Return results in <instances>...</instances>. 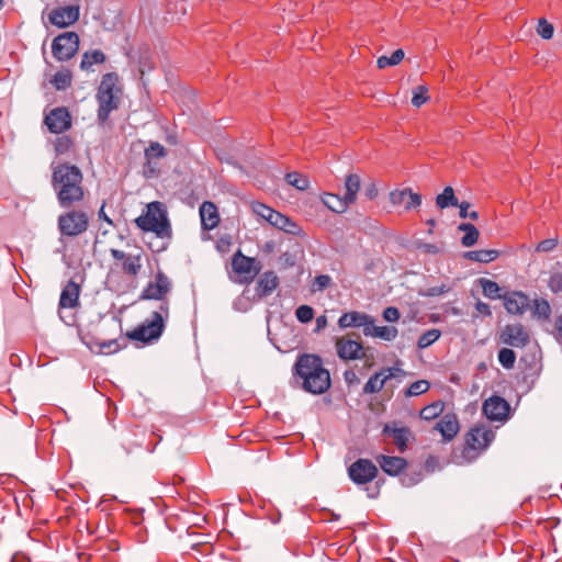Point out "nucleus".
I'll return each instance as SVG.
<instances>
[{
	"label": "nucleus",
	"instance_id": "13d9d810",
	"mask_svg": "<svg viewBox=\"0 0 562 562\" xmlns=\"http://www.w3.org/2000/svg\"><path fill=\"white\" fill-rule=\"evenodd\" d=\"M400 316H401V314H400V311L397 307L389 306L383 311V318L386 322H390V323L397 322L400 319Z\"/></svg>",
	"mask_w": 562,
	"mask_h": 562
},
{
	"label": "nucleus",
	"instance_id": "2f4dec72",
	"mask_svg": "<svg viewBox=\"0 0 562 562\" xmlns=\"http://www.w3.org/2000/svg\"><path fill=\"white\" fill-rule=\"evenodd\" d=\"M386 379L384 378V372L382 369L379 372H375L373 375L369 378L367 383L363 386L364 394H374L379 393L385 385Z\"/></svg>",
	"mask_w": 562,
	"mask_h": 562
},
{
	"label": "nucleus",
	"instance_id": "0e129e2a",
	"mask_svg": "<svg viewBox=\"0 0 562 562\" xmlns=\"http://www.w3.org/2000/svg\"><path fill=\"white\" fill-rule=\"evenodd\" d=\"M475 308L479 313L483 314V315H491V310H490V306L488 304L484 303V302H477L475 304Z\"/></svg>",
	"mask_w": 562,
	"mask_h": 562
},
{
	"label": "nucleus",
	"instance_id": "a211bd4d",
	"mask_svg": "<svg viewBox=\"0 0 562 562\" xmlns=\"http://www.w3.org/2000/svg\"><path fill=\"white\" fill-rule=\"evenodd\" d=\"M337 355L344 360H357L366 358L361 342L352 339L338 338L336 340Z\"/></svg>",
	"mask_w": 562,
	"mask_h": 562
},
{
	"label": "nucleus",
	"instance_id": "aec40b11",
	"mask_svg": "<svg viewBox=\"0 0 562 562\" xmlns=\"http://www.w3.org/2000/svg\"><path fill=\"white\" fill-rule=\"evenodd\" d=\"M390 201L393 205H403L406 210L415 209L422 204V195L411 189L394 190L390 193Z\"/></svg>",
	"mask_w": 562,
	"mask_h": 562
},
{
	"label": "nucleus",
	"instance_id": "72a5a7b5",
	"mask_svg": "<svg viewBox=\"0 0 562 562\" xmlns=\"http://www.w3.org/2000/svg\"><path fill=\"white\" fill-rule=\"evenodd\" d=\"M104 60L105 55L101 50L95 49L90 53L88 52L82 55L80 68L81 70L89 71L94 64H102Z\"/></svg>",
	"mask_w": 562,
	"mask_h": 562
},
{
	"label": "nucleus",
	"instance_id": "4be33fe9",
	"mask_svg": "<svg viewBox=\"0 0 562 562\" xmlns=\"http://www.w3.org/2000/svg\"><path fill=\"white\" fill-rule=\"evenodd\" d=\"M80 286L75 281L70 280L63 288L59 297L60 308H75L79 305Z\"/></svg>",
	"mask_w": 562,
	"mask_h": 562
},
{
	"label": "nucleus",
	"instance_id": "393cba45",
	"mask_svg": "<svg viewBox=\"0 0 562 562\" xmlns=\"http://www.w3.org/2000/svg\"><path fill=\"white\" fill-rule=\"evenodd\" d=\"M504 305L510 314H522L529 306V297L522 292H513L504 297Z\"/></svg>",
	"mask_w": 562,
	"mask_h": 562
},
{
	"label": "nucleus",
	"instance_id": "f704fd0d",
	"mask_svg": "<svg viewBox=\"0 0 562 562\" xmlns=\"http://www.w3.org/2000/svg\"><path fill=\"white\" fill-rule=\"evenodd\" d=\"M436 204L439 209L443 210L449 206H457L459 204L458 199L454 195L452 187H446L443 191L437 195Z\"/></svg>",
	"mask_w": 562,
	"mask_h": 562
},
{
	"label": "nucleus",
	"instance_id": "dca6fc26",
	"mask_svg": "<svg viewBox=\"0 0 562 562\" xmlns=\"http://www.w3.org/2000/svg\"><path fill=\"white\" fill-rule=\"evenodd\" d=\"M79 16V5H66L52 10L48 14V20L53 25L63 29L75 24Z\"/></svg>",
	"mask_w": 562,
	"mask_h": 562
},
{
	"label": "nucleus",
	"instance_id": "603ef678",
	"mask_svg": "<svg viewBox=\"0 0 562 562\" xmlns=\"http://www.w3.org/2000/svg\"><path fill=\"white\" fill-rule=\"evenodd\" d=\"M457 206L459 207V216L461 218L469 217V218H471L473 221L479 218V213L476 211L470 212V210H469L470 203L468 201H462Z\"/></svg>",
	"mask_w": 562,
	"mask_h": 562
},
{
	"label": "nucleus",
	"instance_id": "e433bc0d",
	"mask_svg": "<svg viewBox=\"0 0 562 562\" xmlns=\"http://www.w3.org/2000/svg\"><path fill=\"white\" fill-rule=\"evenodd\" d=\"M443 408H445V402H442V401L432 402L431 404L425 406L419 412V417L425 420H432V419L437 418L443 412Z\"/></svg>",
	"mask_w": 562,
	"mask_h": 562
},
{
	"label": "nucleus",
	"instance_id": "cd10ccee",
	"mask_svg": "<svg viewBox=\"0 0 562 562\" xmlns=\"http://www.w3.org/2000/svg\"><path fill=\"white\" fill-rule=\"evenodd\" d=\"M384 434H390L393 436L394 443L397 446L401 452H404L407 449V443L409 438L412 437V431L407 427H391L386 425L383 429Z\"/></svg>",
	"mask_w": 562,
	"mask_h": 562
},
{
	"label": "nucleus",
	"instance_id": "423d86ee",
	"mask_svg": "<svg viewBox=\"0 0 562 562\" xmlns=\"http://www.w3.org/2000/svg\"><path fill=\"white\" fill-rule=\"evenodd\" d=\"M250 207L257 216L267 221L273 227L293 235L300 233V227L295 222L272 207L257 201L252 202Z\"/></svg>",
	"mask_w": 562,
	"mask_h": 562
},
{
	"label": "nucleus",
	"instance_id": "ddd939ff",
	"mask_svg": "<svg viewBox=\"0 0 562 562\" xmlns=\"http://www.w3.org/2000/svg\"><path fill=\"white\" fill-rule=\"evenodd\" d=\"M348 475L353 483L363 485L376 477L378 468L369 459H358L348 468Z\"/></svg>",
	"mask_w": 562,
	"mask_h": 562
},
{
	"label": "nucleus",
	"instance_id": "49530a36",
	"mask_svg": "<svg viewBox=\"0 0 562 562\" xmlns=\"http://www.w3.org/2000/svg\"><path fill=\"white\" fill-rule=\"evenodd\" d=\"M166 155L165 147L159 143H151L148 148L145 149V157L147 162L150 164L151 159L161 158Z\"/></svg>",
	"mask_w": 562,
	"mask_h": 562
},
{
	"label": "nucleus",
	"instance_id": "6e6d98bb",
	"mask_svg": "<svg viewBox=\"0 0 562 562\" xmlns=\"http://www.w3.org/2000/svg\"><path fill=\"white\" fill-rule=\"evenodd\" d=\"M450 291V288L447 284H440L436 286L428 288L423 295L425 296H439L445 293H448Z\"/></svg>",
	"mask_w": 562,
	"mask_h": 562
},
{
	"label": "nucleus",
	"instance_id": "9d476101",
	"mask_svg": "<svg viewBox=\"0 0 562 562\" xmlns=\"http://www.w3.org/2000/svg\"><path fill=\"white\" fill-rule=\"evenodd\" d=\"M110 254L112 258L120 262L121 271L132 278H136L143 268V250L139 249L136 254H127L123 250L111 248Z\"/></svg>",
	"mask_w": 562,
	"mask_h": 562
},
{
	"label": "nucleus",
	"instance_id": "bb28decb",
	"mask_svg": "<svg viewBox=\"0 0 562 562\" xmlns=\"http://www.w3.org/2000/svg\"><path fill=\"white\" fill-rule=\"evenodd\" d=\"M279 285V278L273 271H266L257 282V293L259 296L270 295Z\"/></svg>",
	"mask_w": 562,
	"mask_h": 562
},
{
	"label": "nucleus",
	"instance_id": "9b49d317",
	"mask_svg": "<svg viewBox=\"0 0 562 562\" xmlns=\"http://www.w3.org/2000/svg\"><path fill=\"white\" fill-rule=\"evenodd\" d=\"M232 268L236 274L244 278L245 282H250L260 272L261 265L255 258L237 250L232 257Z\"/></svg>",
	"mask_w": 562,
	"mask_h": 562
},
{
	"label": "nucleus",
	"instance_id": "de8ad7c7",
	"mask_svg": "<svg viewBox=\"0 0 562 562\" xmlns=\"http://www.w3.org/2000/svg\"><path fill=\"white\" fill-rule=\"evenodd\" d=\"M553 25L549 23L546 19H539L538 25H537V33L543 38V40H550L553 36Z\"/></svg>",
	"mask_w": 562,
	"mask_h": 562
},
{
	"label": "nucleus",
	"instance_id": "4c0bfd02",
	"mask_svg": "<svg viewBox=\"0 0 562 562\" xmlns=\"http://www.w3.org/2000/svg\"><path fill=\"white\" fill-rule=\"evenodd\" d=\"M285 181L300 191H305L310 188V180L306 176L296 171L285 175Z\"/></svg>",
	"mask_w": 562,
	"mask_h": 562
},
{
	"label": "nucleus",
	"instance_id": "6ab92c4d",
	"mask_svg": "<svg viewBox=\"0 0 562 562\" xmlns=\"http://www.w3.org/2000/svg\"><path fill=\"white\" fill-rule=\"evenodd\" d=\"M435 429L445 441H451L460 430L458 416L453 413L445 414L435 425Z\"/></svg>",
	"mask_w": 562,
	"mask_h": 562
},
{
	"label": "nucleus",
	"instance_id": "3c124183",
	"mask_svg": "<svg viewBox=\"0 0 562 562\" xmlns=\"http://www.w3.org/2000/svg\"><path fill=\"white\" fill-rule=\"evenodd\" d=\"M551 308L549 303L546 300H536L533 306V313L541 318H548L550 315Z\"/></svg>",
	"mask_w": 562,
	"mask_h": 562
},
{
	"label": "nucleus",
	"instance_id": "f3484780",
	"mask_svg": "<svg viewBox=\"0 0 562 562\" xmlns=\"http://www.w3.org/2000/svg\"><path fill=\"white\" fill-rule=\"evenodd\" d=\"M45 124L47 128L55 134L63 133L70 128L71 126V116L66 108H56L53 109L45 116Z\"/></svg>",
	"mask_w": 562,
	"mask_h": 562
},
{
	"label": "nucleus",
	"instance_id": "f03ea898",
	"mask_svg": "<svg viewBox=\"0 0 562 562\" xmlns=\"http://www.w3.org/2000/svg\"><path fill=\"white\" fill-rule=\"evenodd\" d=\"M293 376L305 392L314 395L324 394L331 386L330 373L317 355H300L294 363Z\"/></svg>",
	"mask_w": 562,
	"mask_h": 562
},
{
	"label": "nucleus",
	"instance_id": "e2e57ef3",
	"mask_svg": "<svg viewBox=\"0 0 562 562\" xmlns=\"http://www.w3.org/2000/svg\"><path fill=\"white\" fill-rule=\"evenodd\" d=\"M364 194H366V196H367L369 200H373V199H375V198H376V195H378V189H376L375 184H374V183L369 184V186L366 188Z\"/></svg>",
	"mask_w": 562,
	"mask_h": 562
},
{
	"label": "nucleus",
	"instance_id": "4468645a",
	"mask_svg": "<svg viewBox=\"0 0 562 562\" xmlns=\"http://www.w3.org/2000/svg\"><path fill=\"white\" fill-rule=\"evenodd\" d=\"M495 434L487 426H475L465 436V451H483L494 440Z\"/></svg>",
	"mask_w": 562,
	"mask_h": 562
},
{
	"label": "nucleus",
	"instance_id": "5fc2aeb1",
	"mask_svg": "<svg viewBox=\"0 0 562 562\" xmlns=\"http://www.w3.org/2000/svg\"><path fill=\"white\" fill-rule=\"evenodd\" d=\"M382 371L384 372V378L386 379V381L395 378H403L406 375V372L398 367L383 368Z\"/></svg>",
	"mask_w": 562,
	"mask_h": 562
},
{
	"label": "nucleus",
	"instance_id": "338daca9",
	"mask_svg": "<svg viewBox=\"0 0 562 562\" xmlns=\"http://www.w3.org/2000/svg\"><path fill=\"white\" fill-rule=\"evenodd\" d=\"M327 326V317L325 315H321L316 318V330H321Z\"/></svg>",
	"mask_w": 562,
	"mask_h": 562
},
{
	"label": "nucleus",
	"instance_id": "58836bf2",
	"mask_svg": "<svg viewBox=\"0 0 562 562\" xmlns=\"http://www.w3.org/2000/svg\"><path fill=\"white\" fill-rule=\"evenodd\" d=\"M480 284L483 291V294L492 300L501 297V288L498 284L490 279H480Z\"/></svg>",
	"mask_w": 562,
	"mask_h": 562
},
{
	"label": "nucleus",
	"instance_id": "c756f323",
	"mask_svg": "<svg viewBox=\"0 0 562 562\" xmlns=\"http://www.w3.org/2000/svg\"><path fill=\"white\" fill-rule=\"evenodd\" d=\"M360 177L356 173H350L346 177L345 180V198L347 202H350V204H353L357 201V194L360 190Z\"/></svg>",
	"mask_w": 562,
	"mask_h": 562
},
{
	"label": "nucleus",
	"instance_id": "680f3d73",
	"mask_svg": "<svg viewBox=\"0 0 562 562\" xmlns=\"http://www.w3.org/2000/svg\"><path fill=\"white\" fill-rule=\"evenodd\" d=\"M344 380L347 384H352L359 381L356 372L352 370H348L344 373Z\"/></svg>",
	"mask_w": 562,
	"mask_h": 562
},
{
	"label": "nucleus",
	"instance_id": "79ce46f5",
	"mask_svg": "<svg viewBox=\"0 0 562 562\" xmlns=\"http://www.w3.org/2000/svg\"><path fill=\"white\" fill-rule=\"evenodd\" d=\"M430 387V383L427 380H418L413 382L405 391L406 397L418 396L426 393Z\"/></svg>",
	"mask_w": 562,
	"mask_h": 562
},
{
	"label": "nucleus",
	"instance_id": "5701e85b",
	"mask_svg": "<svg viewBox=\"0 0 562 562\" xmlns=\"http://www.w3.org/2000/svg\"><path fill=\"white\" fill-rule=\"evenodd\" d=\"M202 227L206 231L214 229L220 223L217 207L213 202L205 201L200 206Z\"/></svg>",
	"mask_w": 562,
	"mask_h": 562
},
{
	"label": "nucleus",
	"instance_id": "8fccbe9b",
	"mask_svg": "<svg viewBox=\"0 0 562 562\" xmlns=\"http://www.w3.org/2000/svg\"><path fill=\"white\" fill-rule=\"evenodd\" d=\"M295 316L301 323H308L314 317V311L310 305H300L295 311Z\"/></svg>",
	"mask_w": 562,
	"mask_h": 562
},
{
	"label": "nucleus",
	"instance_id": "4d7b16f0",
	"mask_svg": "<svg viewBox=\"0 0 562 562\" xmlns=\"http://www.w3.org/2000/svg\"><path fill=\"white\" fill-rule=\"evenodd\" d=\"M557 245L558 240L554 238L543 239L537 245L536 250L541 252H548L553 250L557 247Z\"/></svg>",
	"mask_w": 562,
	"mask_h": 562
},
{
	"label": "nucleus",
	"instance_id": "473e14b6",
	"mask_svg": "<svg viewBox=\"0 0 562 562\" xmlns=\"http://www.w3.org/2000/svg\"><path fill=\"white\" fill-rule=\"evenodd\" d=\"M459 231L464 232L463 237L461 238V244L464 247H471L476 244L480 232L479 229L471 223H461L458 227Z\"/></svg>",
	"mask_w": 562,
	"mask_h": 562
},
{
	"label": "nucleus",
	"instance_id": "09e8293b",
	"mask_svg": "<svg viewBox=\"0 0 562 562\" xmlns=\"http://www.w3.org/2000/svg\"><path fill=\"white\" fill-rule=\"evenodd\" d=\"M72 145H74L72 139L69 136L58 137L54 143L55 151L58 155L68 153L70 150V148L72 147Z\"/></svg>",
	"mask_w": 562,
	"mask_h": 562
},
{
	"label": "nucleus",
	"instance_id": "37998d69",
	"mask_svg": "<svg viewBox=\"0 0 562 562\" xmlns=\"http://www.w3.org/2000/svg\"><path fill=\"white\" fill-rule=\"evenodd\" d=\"M498 361L503 368L513 369L516 362V353L513 349L502 348L498 351Z\"/></svg>",
	"mask_w": 562,
	"mask_h": 562
},
{
	"label": "nucleus",
	"instance_id": "c9c22d12",
	"mask_svg": "<svg viewBox=\"0 0 562 562\" xmlns=\"http://www.w3.org/2000/svg\"><path fill=\"white\" fill-rule=\"evenodd\" d=\"M405 57V52L402 48H398L389 56H380L376 59V67L379 69H384L386 67L397 66Z\"/></svg>",
	"mask_w": 562,
	"mask_h": 562
},
{
	"label": "nucleus",
	"instance_id": "6e6552de",
	"mask_svg": "<svg viewBox=\"0 0 562 562\" xmlns=\"http://www.w3.org/2000/svg\"><path fill=\"white\" fill-rule=\"evenodd\" d=\"M79 48V36L76 32H65L53 40L52 53L57 60H69Z\"/></svg>",
	"mask_w": 562,
	"mask_h": 562
},
{
	"label": "nucleus",
	"instance_id": "c85d7f7f",
	"mask_svg": "<svg viewBox=\"0 0 562 562\" xmlns=\"http://www.w3.org/2000/svg\"><path fill=\"white\" fill-rule=\"evenodd\" d=\"M321 200L330 211L339 214L345 213L350 205V202H347L345 196L334 193H325Z\"/></svg>",
	"mask_w": 562,
	"mask_h": 562
},
{
	"label": "nucleus",
	"instance_id": "2eb2a0df",
	"mask_svg": "<svg viewBox=\"0 0 562 562\" xmlns=\"http://www.w3.org/2000/svg\"><path fill=\"white\" fill-rule=\"evenodd\" d=\"M510 406L508 402L497 395L491 396L484 401L482 411L490 420H505L508 417Z\"/></svg>",
	"mask_w": 562,
	"mask_h": 562
},
{
	"label": "nucleus",
	"instance_id": "0eeeda50",
	"mask_svg": "<svg viewBox=\"0 0 562 562\" xmlns=\"http://www.w3.org/2000/svg\"><path fill=\"white\" fill-rule=\"evenodd\" d=\"M57 225L63 236L77 237L87 232L89 217L83 211L71 210L58 216Z\"/></svg>",
	"mask_w": 562,
	"mask_h": 562
},
{
	"label": "nucleus",
	"instance_id": "b1692460",
	"mask_svg": "<svg viewBox=\"0 0 562 562\" xmlns=\"http://www.w3.org/2000/svg\"><path fill=\"white\" fill-rule=\"evenodd\" d=\"M370 323H373V318L360 312L344 313L338 319V325L340 328L363 327L364 329L370 325Z\"/></svg>",
	"mask_w": 562,
	"mask_h": 562
},
{
	"label": "nucleus",
	"instance_id": "7c9ffc66",
	"mask_svg": "<svg viewBox=\"0 0 562 562\" xmlns=\"http://www.w3.org/2000/svg\"><path fill=\"white\" fill-rule=\"evenodd\" d=\"M498 255L499 252L495 249H480L467 251L463 256L464 258L472 261L488 263L495 260L498 257Z\"/></svg>",
	"mask_w": 562,
	"mask_h": 562
},
{
	"label": "nucleus",
	"instance_id": "a19ab883",
	"mask_svg": "<svg viewBox=\"0 0 562 562\" xmlns=\"http://www.w3.org/2000/svg\"><path fill=\"white\" fill-rule=\"evenodd\" d=\"M430 99L428 88L426 86H417L413 89L412 104L415 108H420Z\"/></svg>",
	"mask_w": 562,
	"mask_h": 562
},
{
	"label": "nucleus",
	"instance_id": "a878e982",
	"mask_svg": "<svg viewBox=\"0 0 562 562\" xmlns=\"http://www.w3.org/2000/svg\"><path fill=\"white\" fill-rule=\"evenodd\" d=\"M363 334L367 337H375L385 341H392L397 337L398 330L394 326H374L373 322L363 329Z\"/></svg>",
	"mask_w": 562,
	"mask_h": 562
},
{
	"label": "nucleus",
	"instance_id": "7ed1b4c3",
	"mask_svg": "<svg viewBox=\"0 0 562 562\" xmlns=\"http://www.w3.org/2000/svg\"><path fill=\"white\" fill-rule=\"evenodd\" d=\"M135 223L143 232L154 233L158 238L171 239L172 228L164 203L154 201L147 204L146 211Z\"/></svg>",
	"mask_w": 562,
	"mask_h": 562
},
{
	"label": "nucleus",
	"instance_id": "a18cd8bd",
	"mask_svg": "<svg viewBox=\"0 0 562 562\" xmlns=\"http://www.w3.org/2000/svg\"><path fill=\"white\" fill-rule=\"evenodd\" d=\"M331 278L328 274L316 276L311 284L312 292H322L331 285Z\"/></svg>",
	"mask_w": 562,
	"mask_h": 562
},
{
	"label": "nucleus",
	"instance_id": "69168bd1",
	"mask_svg": "<svg viewBox=\"0 0 562 562\" xmlns=\"http://www.w3.org/2000/svg\"><path fill=\"white\" fill-rule=\"evenodd\" d=\"M419 249H422L424 252H427V254H437L439 251L438 247L436 245H432V244H422L419 246Z\"/></svg>",
	"mask_w": 562,
	"mask_h": 562
},
{
	"label": "nucleus",
	"instance_id": "052dcab7",
	"mask_svg": "<svg viewBox=\"0 0 562 562\" xmlns=\"http://www.w3.org/2000/svg\"><path fill=\"white\" fill-rule=\"evenodd\" d=\"M555 331L554 337L557 340L562 341V314L555 319Z\"/></svg>",
	"mask_w": 562,
	"mask_h": 562
},
{
	"label": "nucleus",
	"instance_id": "ea45409f",
	"mask_svg": "<svg viewBox=\"0 0 562 562\" xmlns=\"http://www.w3.org/2000/svg\"><path fill=\"white\" fill-rule=\"evenodd\" d=\"M441 336V331L437 328H431L425 331L417 341L419 349H425L436 342Z\"/></svg>",
	"mask_w": 562,
	"mask_h": 562
},
{
	"label": "nucleus",
	"instance_id": "c03bdc74",
	"mask_svg": "<svg viewBox=\"0 0 562 562\" xmlns=\"http://www.w3.org/2000/svg\"><path fill=\"white\" fill-rule=\"evenodd\" d=\"M52 83L57 90H65L71 83V74L69 71H59L53 77Z\"/></svg>",
	"mask_w": 562,
	"mask_h": 562
},
{
	"label": "nucleus",
	"instance_id": "412c9836",
	"mask_svg": "<svg viewBox=\"0 0 562 562\" xmlns=\"http://www.w3.org/2000/svg\"><path fill=\"white\" fill-rule=\"evenodd\" d=\"M376 462L387 475L396 476L403 472L407 467V461L402 457H390L380 454L376 457Z\"/></svg>",
	"mask_w": 562,
	"mask_h": 562
},
{
	"label": "nucleus",
	"instance_id": "20e7f679",
	"mask_svg": "<svg viewBox=\"0 0 562 562\" xmlns=\"http://www.w3.org/2000/svg\"><path fill=\"white\" fill-rule=\"evenodd\" d=\"M119 77L115 72L105 74L102 77L97 92L99 103L98 120L105 123L112 111L120 105V88L117 87Z\"/></svg>",
	"mask_w": 562,
	"mask_h": 562
},
{
	"label": "nucleus",
	"instance_id": "f257e3e1",
	"mask_svg": "<svg viewBox=\"0 0 562 562\" xmlns=\"http://www.w3.org/2000/svg\"><path fill=\"white\" fill-rule=\"evenodd\" d=\"M50 182L61 207H71L85 199L83 175L76 165L64 162L55 166Z\"/></svg>",
	"mask_w": 562,
	"mask_h": 562
},
{
	"label": "nucleus",
	"instance_id": "774afa93",
	"mask_svg": "<svg viewBox=\"0 0 562 562\" xmlns=\"http://www.w3.org/2000/svg\"><path fill=\"white\" fill-rule=\"evenodd\" d=\"M27 558L24 554L15 553L11 558V562H27Z\"/></svg>",
	"mask_w": 562,
	"mask_h": 562
},
{
	"label": "nucleus",
	"instance_id": "864d4df0",
	"mask_svg": "<svg viewBox=\"0 0 562 562\" xmlns=\"http://www.w3.org/2000/svg\"><path fill=\"white\" fill-rule=\"evenodd\" d=\"M98 345L100 347L101 352L109 353V355L116 352L121 349L120 345L117 344V341L115 339L101 341Z\"/></svg>",
	"mask_w": 562,
	"mask_h": 562
},
{
	"label": "nucleus",
	"instance_id": "f8f14e48",
	"mask_svg": "<svg viewBox=\"0 0 562 562\" xmlns=\"http://www.w3.org/2000/svg\"><path fill=\"white\" fill-rule=\"evenodd\" d=\"M499 341L514 348H524L530 341L527 328L520 324H507L499 333Z\"/></svg>",
	"mask_w": 562,
	"mask_h": 562
},
{
	"label": "nucleus",
	"instance_id": "39448f33",
	"mask_svg": "<svg viewBox=\"0 0 562 562\" xmlns=\"http://www.w3.org/2000/svg\"><path fill=\"white\" fill-rule=\"evenodd\" d=\"M169 315V303L165 302L159 306L158 311L153 312L151 318L126 333L130 340L140 341L144 344L157 340L165 328V318Z\"/></svg>",
	"mask_w": 562,
	"mask_h": 562
},
{
	"label": "nucleus",
	"instance_id": "1a4fd4ad",
	"mask_svg": "<svg viewBox=\"0 0 562 562\" xmlns=\"http://www.w3.org/2000/svg\"><path fill=\"white\" fill-rule=\"evenodd\" d=\"M172 289V282L169 277L161 270L155 276V280L149 282L140 293V300H156L168 303L167 295Z\"/></svg>",
	"mask_w": 562,
	"mask_h": 562
},
{
	"label": "nucleus",
	"instance_id": "bf43d9fd",
	"mask_svg": "<svg viewBox=\"0 0 562 562\" xmlns=\"http://www.w3.org/2000/svg\"><path fill=\"white\" fill-rule=\"evenodd\" d=\"M549 286L554 293L560 292L562 290V276H552L549 281Z\"/></svg>",
	"mask_w": 562,
	"mask_h": 562
}]
</instances>
